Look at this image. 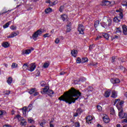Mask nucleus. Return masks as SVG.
Wrapping results in <instances>:
<instances>
[{"instance_id":"nucleus-1","label":"nucleus","mask_w":127,"mask_h":127,"mask_svg":"<svg viewBox=\"0 0 127 127\" xmlns=\"http://www.w3.org/2000/svg\"><path fill=\"white\" fill-rule=\"evenodd\" d=\"M81 92L79 90L72 87L60 97L59 100L65 102L68 105H71V104L75 103L81 97Z\"/></svg>"},{"instance_id":"nucleus-2","label":"nucleus","mask_w":127,"mask_h":127,"mask_svg":"<svg viewBox=\"0 0 127 127\" xmlns=\"http://www.w3.org/2000/svg\"><path fill=\"white\" fill-rule=\"evenodd\" d=\"M41 93L42 94H47V95H48L50 97H52V95L54 94V91H53V90H50L49 89V86H46L43 89V91H41Z\"/></svg>"},{"instance_id":"nucleus-3","label":"nucleus","mask_w":127,"mask_h":127,"mask_svg":"<svg viewBox=\"0 0 127 127\" xmlns=\"http://www.w3.org/2000/svg\"><path fill=\"white\" fill-rule=\"evenodd\" d=\"M42 34V31L39 30L35 32L34 34L32 36L33 39L37 38L39 36H40Z\"/></svg>"},{"instance_id":"nucleus-4","label":"nucleus","mask_w":127,"mask_h":127,"mask_svg":"<svg viewBox=\"0 0 127 127\" xmlns=\"http://www.w3.org/2000/svg\"><path fill=\"white\" fill-rule=\"evenodd\" d=\"M118 111H120L119 113V118H120V119H127V113H124V110L123 109Z\"/></svg>"},{"instance_id":"nucleus-5","label":"nucleus","mask_w":127,"mask_h":127,"mask_svg":"<svg viewBox=\"0 0 127 127\" xmlns=\"http://www.w3.org/2000/svg\"><path fill=\"white\" fill-rule=\"evenodd\" d=\"M85 30V27L82 24L78 25V31L80 34H84V31Z\"/></svg>"},{"instance_id":"nucleus-6","label":"nucleus","mask_w":127,"mask_h":127,"mask_svg":"<svg viewBox=\"0 0 127 127\" xmlns=\"http://www.w3.org/2000/svg\"><path fill=\"white\" fill-rule=\"evenodd\" d=\"M111 82L112 84H119L121 83V80L119 78H114L111 79Z\"/></svg>"},{"instance_id":"nucleus-7","label":"nucleus","mask_w":127,"mask_h":127,"mask_svg":"<svg viewBox=\"0 0 127 127\" xmlns=\"http://www.w3.org/2000/svg\"><path fill=\"white\" fill-rule=\"evenodd\" d=\"M123 105H124V101H122L121 102L117 104L116 107L118 110H123Z\"/></svg>"},{"instance_id":"nucleus-8","label":"nucleus","mask_w":127,"mask_h":127,"mask_svg":"<svg viewBox=\"0 0 127 127\" xmlns=\"http://www.w3.org/2000/svg\"><path fill=\"white\" fill-rule=\"evenodd\" d=\"M123 32L124 35H127V27L126 25H122Z\"/></svg>"},{"instance_id":"nucleus-9","label":"nucleus","mask_w":127,"mask_h":127,"mask_svg":"<svg viewBox=\"0 0 127 127\" xmlns=\"http://www.w3.org/2000/svg\"><path fill=\"white\" fill-rule=\"evenodd\" d=\"M19 34V33H16V32H12L10 35H9L7 38H13V37H15V36H17V35Z\"/></svg>"},{"instance_id":"nucleus-10","label":"nucleus","mask_w":127,"mask_h":127,"mask_svg":"<svg viewBox=\"0 0 127 127\" xmlns=\"http://www.w3.org/2000/svg\"><path fill=\"white\" fill-rule=\"evenodd\" d=\"M109 4H111V2L105 0H103L101 3V5H109Z\"/></svg>"},{"instance_id":"nucleus-11","label":"nucleus","mask_w":127,"mask_h":127,"mask_svg":"<svg viewBox=\"0 0 127 127\" xmlns=\"http://www.w3.org/2000/svg\"><path fill=\"white\" fill-rule=\"evenodd\" d=\"M111 97L112 98H113V99H116V98L118 97V92L115 90H113L112 92Z\"/></svg>"},{"instance_id":"nucleus-12","label":"nucleus","mask_w":127,"mask_h":127,"mask_svg":"<svg viewBox=\"0 0 127 127\" xmlns=\"http://www.w3.org/2000/svg\"><path fill=\"white\" fill-rule=\"evenodd\" d=\"M30 53H31V50L30 49H27L25 50V51H22V55H24V54H26V55L29 54Z\"/></svg>"},{"instance_id":"nucleus-13","label":"nucleus","mask_w":127,"mask_h":127,"mask_svg":"<svg viewBox=\"0 0 127 127\" xmlns=\"http://www.w3.org/2000/svg\"><path fill=\"white\" fill-rule=\"evenodd\" d=\"M71 54L72 56H73V57H76L77 54H78V51L76 50H72L71 51Z\"/></svg>"},{"instance_id":"nucleus-14","label":"nucleus","mask_w":127,"mask_h":127,"mask_svg":"<svg viewBox=\"0 0 127 127\" xmlns=\"http://www.w3.org/2000/svg\"><path fill=\"white\" fill-rule=\"evenodd\" d=\"M103 122L105 123V124H108L110 122V119H109V117L108 116H105L103 118Z\"/></svg>"},{"instance_id":"nucleus-15","label":"nucleus","mask_w":127,"mask_h":127,"mask_svg":"<svg viewBox=\"0 0 127 127\" xmlns=\"http://www.w3.org/2000/svg\"><path fill=\"white\" fill-rule=\"evenodd\" d=\"M36 68V65H35V64H31V66L30 67L29 71H30V72H32L34 71Z\"/></svg>"},{"instance_id":"nucleus-16","label":"nucleus","mask_w":127,"mask_h":127,"mask_svg":"<svg viewBox=\"0 0 127 127\" xmlns=\"http://www.w3.org/2000/svg\"><path fill=\"white\" fill-rule=\"evenodd\" d=\"M111 91L110 90H108L106 91L104 94V96L106 98H109L110 97V95H111Z\"/></svg>"},{"instance_id":"nucleus-17","label":"nucleus","mask_w":127,"mask_h":127,"mask_svg":"<svg viewBox=\"0 0 127 127\" xmlns=\"http://www.w3.org/2000/svg\"><path fill=\"white\" fill-rule=\"evenodd\" d=\"M28 109H27V107H24L23 108V111H22V112H23V114L25 116H26V112H28Z\"/></svg>"},{"instance_id":"nucleus-18","label":"nucleus","mask_w":127,"mask_h":127,"mask_svg":"<svg viewBox=\"0 0 127 127\" xmlns=\"http://www.w3.org/2000/svg\"><path fill=\"white\" fill-rule=\"evenodd\" d=\"M2 47H4V48H7L8 46H9V44L7 42H3L2 44Z\"/></svg>"},{"instance_id":"nucleus-19","label":"nucleus","mask_w":127,"mask_h":127,"mask_svg":"<svg viewBox=\"0 0 127 127\" xmlns=\"http://www.w3.org/2000/svg\"><path fill=\"white\" fill-rule=\"evenodd\" d=\"M68 18V16L66 14H63L61 15V18L63 19V21H65V20H67V18Z\"/></svg>"},{"instance_id":"nucleus-20","label":"nucleus","mask_w":127,"mask_h":127,"mask_svg":"<svg viewBox=\"0 0 127 127\" xmlns=\"http://www.w3.org/2000/svg\"><path fill=\"white\" fill-rule=\"evenodd\" d=\"M113 21L114 22H120V21H121V19L119 17H115L114 19H113Z\"/></svg>"},{"instance_id":"nucleus-21","label":"nucleus","mask_w":127,"mask_h":127,"mask_svg":"<svg viewBox=\"0 0 127 127\" xmlns=\"http://www.w3.org/2000/svg\"><path fill=\"white\" fill-rule=\"evenodd\" d=\"M7 83H8V85H11V83H12V78L11 77L8 78Z\"/></svg>"},{"instance_id":"nucleus-22","label":"nucleus","mask_w":127,"mask_h":127,"mask_svg":"<svg viewBox=\"0 0 127 127\" xmlns=\"http://www.w3.org/2000/svg\"><path fill=\"white\" fill-rule=\"evenodd\" d=\"M11 23V21H9L7 23H6L3 26V28H7V27L8 26H9V24Z\"/></svg>"},{"instance_id":"nucleus-23","label":"nucleus","mask_w":127,"mask_h":127,"mask_svg":"<svg viewBox=\"0 0 127 127\" xmlns=\"http://www.w3.org/2000/svg\"><path fill=\"white\" fill-rule=\"evenodd\" d=\"M82 80H83V81H86V78H85L84 77H82L78 81L75 80L74 83H75V84H79V82H80V81H82V82H83Z\"/></svg>"},{"instance_id":"nucleus-24","label":"nucleus","mask_w":127,"mask_h":127,"mask_svg":"<svg viewBox=\"0 0 127 127\" xmlns=\"http://www.w3.org/2000/svg\"><path fill=\"white\" fill-rule=\"evenodd\" d=\"M93 120V118L91 116H88L86 118V123H89V122H91Z\"/></svg>"},{"instance_id":"nucleus-25","label":"nucleus","mask_w":127,"mask_h":127,"mask_svg":"<svg viewBox=\"0 0 127 127\" xmlns=\"http://www.w3.org/2000/svg\"><path fill=\"white\" fill-rule=\"evenodd\" d=\"M52 11V9L50 7H49L45 10V13H49Z\"/></svg>"},{"instance_id":"nucleus-26","label":"nucleus","mask_w":127,"mask_h":127,"mask_svg":"<svg viewBox=\"0 0 127 127\" xmlns=\"http://www.w3.org/2000/svg\"><path fill=\"white\" fill-rule=\"evenodd\" d=\"M27 68H28V64H27L25 63L22 66V68L23 70H27Z\"/></svg>"},{"instance_id":"nucleus-27","label":"nucleus","mask_w":127,"mask_h":127,"mask_svg":"<svg viewBox=\"0 0 127 127\" xmlns=\"http://www.w3.org/2000/svg\"><path fill=\"white\" fill-rule=\"evenodd\" d=\"M102 35L106 39H109V38L110 37V36L108 34H106L105 33H103Z\"/></svg>"},{"instance_id":"nucleus-28","label":"nucleus","mask_w":127,"mask_h":127,"mask_svg":"<svg viewBox=\"0 0 127 127\" xmlns=\"http://www.w3.org/2000/svg\"><path fill=\"white\" fill-rule=\"evenodd\" d=\"M99 24H100V21L97 20L94 22V27H95V28H97V27L99 26Z\"/></svg>"},{"instance_id":"nucleus-29","label":"nucleus","mask_w":127,"mask_h":127,"mask_svg":"<svg viewBox=\"0 0 127 127\" xmlns=\"http://www.w3.org/2000/svg\"><path fill=\"white\" fill-rule=\"evenodd\" d=\"M67 29L66 32H70L71 31V25H67Z\"/></svg>"},{"instance_id":"nucleus-30","label":"nucleus","mask_w":127,"mask_h":127,"mask_svg":"<svg viewBox=\"0 0 127 127\" xmlns=\"http://www.w3.org/2000/svg\"><path fill=\"white\" fill-rule=\"evenodd\" d=\"M101 25L102 26V27H104V28H106L107 26H108V25L104 22L101 23Z\"/></svg>"},{"instance_id":"nucleus-31","label":"nucleus","mask_w":127,"mask_h":127,"mask_svg":"<svg viewBox=\"0 0 127 127\" xmlns=\"http://www.w3.org/2000/svg\"><path fill=\"white\" fill-rule=\"evenodd\" d=\"M88 59L87 58H83L82 59L81 62L82 63H86V62H88Z\"/></svg>"},{"instance_id":"nucleus-32","label":"nucleus","mask_w":127,"mask_h":127,"mask_svg":"<svg viewBox=\"0 0 127 127\" xmlns=\"http://www.w3.org/2000/svg\"><path fill=\"white\" fill-rule=\"evenodd\" d=\"M35 92V88H32L30 89V91H29V94H30V95L33 94V93H34Z\"/></svg>"},{"instance_id":"nucleus-33","label":"nucleus","mask_w":127,"mask_h":127,"mask_svg":"<svg viewBox=\"0 0 127 127\" xmlns=\"http://www.w3.org/2000/svg\"><path fill=\"white\" fill-rule=\"evenodd\" d=\"M116 33H119L120 34L122 33V30H121L120 27L117 28Z\"/></svg>"},{"instance_id":"nucleus-34","label":"nucleus","mask_w":127,"mask_h":127,"mask_svg":"<svg viewBox=\"0 0 127 127\" xmlns=\"http://www.w3.org/2000/svg\"><path fill=\"white\" fill-rule=\"evenodd\" d=\"M64 5H62L60 7L59 10L60 12H63V10H64Z\"/></svg>"},{"instance_id":"nucleus-35","label":"nucleus","mask_w":127,"mask_h":127,"mask_svg":"<svg viewBox=\"0 0 127 127\" xmlns=\"http://www.w3.org/2000/svg\"><path fill=\"white\" fill-rule=\"evenodd\" d=\"M110 112L111 115H115V109L113 108H111L110 109Z\"/></svg>"},{"instance_id":"nucleus-36","label":"nucleus","mask_w":127,"mask_h":127,"mask_svg":"<svg viewBox=\"0 0 127 127\" xmlns=\"http://www.w3.org/2000/svg\"><path fill=\"white\" fill-rule=\"evenodd\" d=\"M120 19H123L124 18V14H123V12L119 13V17Z\"/></svg>"},{"instance_id":"nucleus-37","label":"nucleus","mask_w":127,"mask_h":127,"mask_svg":"<svg viewBox=\"0 0 127 127\" xmlns=\"http://www.w3.org/2000/svg\"><path fill=\"white\" fill-rule=\"evenodd\" d=\"M82 63V61L81 60V59L78 57L77 58V59H76V63L80 64V63Z\"/></svg>"},{"instance_id":"nucleus-38","label":"nucleus","mask_w":127,"mask_h":127,"mask_svg":"<svg viewBox=\"0 0 127 127\" xmlns=\"http://www.w3.org/2000/svg\"><path fill=\"white\" fill-rule=\"evenodd\" d=\"M21 126H26L27 125V122L26 121H21L20 123Z\"/></svg>"},{"instance_id":"nucleus-39","label":"nucleus","mask_w":127,"mask_h":127,"mask_svg":"<svg viewBox=\"0 0 127 127\" xmlns=\"http://www.w3.org/2000/svg\"><path fill=\"white\" fill-rule=\"evenodd\" d=\"M49 66V64H48V63H45L43 65L44 68H48Z\"/></svg>"},{"instance_id":"nucleus-40","label":"nucleus","mask_w":127,"mask_h":127,"mask_svg":"<svg viewBox=\"0 0 127 127\" xmlns=\"http://www.w3.org/2000/svg\"><path fill=\"white\" fill-rule=\"evenodd\" d=\"M122 4L123 5V6H127V2L126 1H123L122 2Z\"/></svg>"},{"instance_id":"nucleus-41","label":"nucleus","mask_w":127,"mask_h":127,"mask_svg":"<svg viewBox=\"0 0 127 127\" xmlns=\"http://www.w3.org/2000/svg\"><path fill=\"white\" fill-rule=\"evenodd\" d=\"M108 26H111V25H112V20H111L110 19H108Z\"/></svg>"},{"instance_id":"nucleus-42","label":"nucleus","mask_w":127,"mask_h":127,"mask_svg":"<svg viewBox=\"0 0 127 127\" xmlns=\"http://www.w3.org/2000/svg\"><path fill=\"white\" fill-rule=\"evenodd\" d=\"M11 67H12V68H16V67H17V64H16L15 63H13L12 64Z\"/></svg>"},{"instance_id":"nucleus-43","label":"nucleus","mask_w":127,"mask_h":127,"mask_svg":"<svg viewBox=\"0 0 127 127\" xmlns=\"http://www.w3.org/2000/svg\"><path fill=\"white\" fill-rule=\"evenodd\" d=\"M76 113H74L73 114V117H78V113H79V112H80L79 110H76Z\"/></svg>"},{"instance_id":"nucleus-44","label":"nucleus","mask_w":127,"mask_h":127,"mask_svg":"<svg viewBox=\"0 0 127 127\" xmlns=\"http://www.w3.org/2000/svg\"><path fill=\"white\" fill-rule=\"evenodd\" d=\"M46 85V82L45 81H42L41 82V87H44Z\"/></svg>"},{"instance_id":"nucleus-45","label":"nucleus","mask_w":127,"mask_h":127,"mask_svg":"<svg viewBox=\"0 0 127 127\" xmlns=\"http://www.w3.org/2000/svg\"><path fill=\"white\" fill-rule=\"evenodd\" d=\"M28 122L29 124H34V121L31 119H28Z\"/></svg>"},{"instance_id":"nucleus-46","label":"nucleus","mask_w":127,"mask_h":127,"mask_svg":"<svg viewBox=\"0 0 127 127\" xmlns=\"http://www.w3.org/2000/svg\"><path fill=\"white\" fill-rule=\"evenodd\" d=\"M74 125L75 127H80V123L79 122H75Z\"/></svg>"},{"instance_id":"nucleus-47","label":"nucleus","mask_w":127,"mask_h":127,"mask_svg":"<svg viewBox=\"0 0 127 127\" xmlns=\"http://www.w3.org/2000/svg\"><path fill=\"white\" fill-rule=\"evenodd\" d=\"M44 123H46V121H45V120H43L42 121V123L40 124V126H41V127H43V125H44Z\"/></svg>"},{"instance_id":"nucleus-48","label":"nucleus","mask_w":127,"mask_h":127,"mask_svg":"<svg viewBox=\"0 0 127 127\" xmlns=\"http://www.w3.org/2000/svg\"><path fill=\"white\" fill-rule=\"evenodd\" d=\"M31 108H32V104H30L28 106V108H27V109H28V112L30 111V110H31Z\"/></svg>"},{"instance_id":"nucleus-49","label":"nucleus","mask_w":127,"mask_h":127,"mask_svg":"<svg viewBox=\"0 0 127 127\" xmlns=\"http://www.w3.org/2000/svg\"><path fill=\"white\" fill-rule=\"evenodd\" d=\"M56 3V1L51 2L50 3V6H53V5H55Z\"/></svg>"},{"instance_id":"nucleus-50","label":"nucleus","mask_w":127,"mask_h":127,"mask_svg":"<svg viewBox=\"0 0 127 127\" xmlns=\"http://www.w3.org/2000/svg\"><path fill=\"white\" fill-rule=\"evenodd\" d=\"M10 29H11L12 30H15V29H16V26H14L13 25H12L10 27Z\"/></svg>"},{"instance_id":"nucleus-51","label":"nucleus","mask_w":127,"mask_h":127,"mask_svg":"<svg viewBox=\"0 0 127 127\" xmlns=\"http://www.w3.org/2000/svg\"><path fill=\"white\" fill-rule=\"evenodd\" d=\"M50 35H49V33H46L45 34L43 35V37H50Z\"/></svg>"},{"instance_id":"nucleus-52","label":"nucleus","mask_w":127,"mask_h":127,"mask_svg":"<svg viewBox=\"0 0 127 127\" xmlns=\"http://www.w3.org/2000/svg\"><path fill=\"white\" fill-rule=\"evenodd\" d=\"M8 11H9V10L3 12L2 13H0V15H2V16L4 14H5V13L8 12Z\"/></svg>"},{"instance_id":"nucleus-53","label":"nucleus","mask_w":127,"mask_h":127,"mask_svg":"<svg viewBox=\"0 0 127 127\" xmlns=\"http://www.w3.org/2000/svg\"><path fill=\"white\" fill-rule=\"evenodd\" d=\"M88 90L89 91L92 92V91H93V87L91 86H89L88 88Z\"/></svg>"},{"instance_id":"nucleus-54","label":"nucleus","mask_w":127,"mask_h":127,"mask_svg":"<svg viewBox=\"0 0 127 127\" xmlns=\"http://www.w3.org/2000/svg\"><path fill=\"white\" fill-rule=\"evenodd\" d=\"M97 109L98 110V111H102V107H101V106L98 105L97 106Z\"/></svg>"},{"instance_id":"nucleus-55","label":"nucleus","mask_w":127,"mask_h":127,"mask_svg":"<svg viewBox=\"0 0 127 127\" xmlns=\"http://www.w3.org/2000/svg\"><path fill=\"white\" fill-rule=\"evenodd\" d=\"M5 92V95H9V94H10V91L9 90H6Z\"/></svg>"},{"instance_id":"nucleus-56","label":"nucleus","mask_w":127,"mask_h":127,"mask_svg":"<svg viewBox=\"0 0 127 127\" xmlns=\"http://www.w3.org/2000/svg\"><path fill=\"white\" fill-rule=\"evenodd\" d=\"M101 38H102V36H97V37L95 39V40H100V39H101Z\"/></svg>"},{"instance_id":"nucleus-57","label":"nucleus","mask_w":127,"mask_h":127,"mask_svg":"<svg viewBox=\"0 0 127 127\" xmlns=\"http://www.w3.org/2000/svg\"><path fill=\"white\" fill-rule=\"evenodd\" d=\"M120 101H121V99H115V101L114 102V105H116V104H117V103H118V102H120Z\"/></svg>"},{"instance_id":"nucleus-58","label":"nucleus","mask_w":127,"mask_h":127,"mask_svg":"<svg viewBox=\"0 0 127 127\" xmlns=\"http://www.w3.org/2000/svg\"><path fill=\"white\" fill-rule=\"evenodd\" d=\"M59 42H60V40H59V39H56L55 41V43H56L57 44H58Z\"/></svg>"},{"instance_id":"nucleus-59","label":"nucleus","mask_w":127,"mask_h":127,"mask_svg":"<svg viewBox=\"0 0 127 127\" xmlns=\"http://www.w3.org/2000/svg\"><path fill=\"white\" fill-rule=\"evenodd\" d=\"M120 69H121V70H126V68H125L122 65L120 66Z\"/></svg>"},{"instance_id":"nucleus-60","label":"nucleus","mask_w":127,"mask_h":127,"mask_svg":"<svg viewBox=\"0 0 127 127\" xmlns=\"http://www.w3.org/2000/svg\"><path fill=\"white\" fill-rule=\"evenodd\" d=\"M122 123H127V119H124L122 122Z\"/></svg>"},{"instance_id":"nucleus-61","label":"nucleus","mask_w":127,"mask_h":127,"mask_svg":"<svg viewBox=\"0 0 127 127\" xmlns=\"http://www.w3.org/2000/svg\"><path fill=\"white\" fill-rule=\"evenodd\" d=\"M16 118H17L18 120H19V119L20 118H21V116H20V115H16Z\"/></svg>"},{"instance_id":"nucleus-62","label":"nucleus","mask_w":127,"mask_h":127,"mask_svg":"<svg viewBox=\"0 0 127 127\" xmlns=\"http://www.w3.org/2000/svg\"><path fill=\"white\" fill-rule=\"evenodd\" d=\"M116 61V57H112V62H115Z\"/></svg>"},{"instance_id":"nucleus-63","label":"nucleus","mask_w":127,"mask_h":127,"mask_svg":"<svg viewBox=\"0 0 127 127\" xmlns=\"http://www.w3.org/2000/svg\"><path fill=\"white\" fill-rule=\"evenodd\" d=\"M64 74H66V72L62 71L60 73V75H64Z\"/></svg>"},{"instance_id":"nucleus-64","label":"nucleus","mask_w":127,"mask_h":127,"mask_svg":"<svg viewBox=\"0 0 127 127\" xmlns=\"http://www.w3.org/2000/svg\"><path fill=\"white\" fill-rule=\"evenodd\" d=\"M4 112V111H0V116H2Z\"/></svg>"}]
</instances>
